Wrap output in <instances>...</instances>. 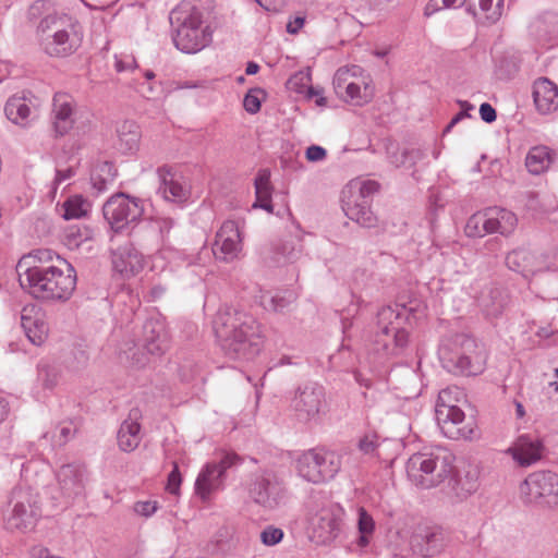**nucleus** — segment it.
<instances>
[{
  "mask_svg": "<svg viewBox=\"0 0 558 558\" xmlns=\"http://www.w3.org/2000/svg\"><path fill=\"white\" fill-rule=\"evenodd\" d=\"M16 270L22 289L37 300L65 302L76 289V271L64 259L58 265L44 266L36 264L33 256H24Z\"/></svg>",
  "mask_w": 558,
  "mask_h": 558,
  "instance_id": "obj_1",
  "label": "nucleus"
},
{
  "mask_svg": "<svg viewBox=\"0 0 558 558\" xmlns=\"http://www.w3.org/2000/svg\"><path fill=\"white\" fill-rule=\"evenodd\" d=\"M412 308L404 304L381 307L376 317L377 331L369 349L368 360L374 369L392 356L401 354L409 343V332L404 325L410 319Z\"/></svg>",
  "mask_w": 558,
  "mask_h": 558,
  "instance_id": "obj_2",
  "label": "nucleus"
},
{
  "mask_svg": "<svg viewBox=\"0 0 558 558\" xmlns=\"http://www.w3.org/2000/svg\"><path fill=\"white\" fill-rule=\"evenodd\" d=\"M214 330L222 349L238 357H247L257 352L262 343L257 322L245 313H219L214 323Z\"/></svg>",
  "mask_w": 558,
  "mask_h": 558,
  "instance_id": "obj_3",
  "label": "nucleus"
},
{
  "mask_svg": "<svg viewBox=\"0 0 558 558\" xmlns=\"http://www.w3.org/2000/svg\"><path fill=\"white\" fill-rule=\"evenodd\" d=\"M438 357L445 369L456 375L477 376L485 371L487 351L474 338L457 333L441 339Z\"/></svg>",
  "mask_w": 558,
  "mask_h": 558,
  "instance_id": "obj_4",
  "label": "nucleus"
},
{
  "mask_svg": "<svg viewBox=\"0 0 558 558\" xmlns=\"http://www.w3.org/2000/svg\"><path fill=\"white\" fill-rule=\"evenodd\" d=\"M454 456L442 447L424 448L407 461L409 481L416 487L428 489L438 486L451 476Z\"/></svg>",
  "mask_w": 558,
  "mask_h": 558,
  "instance_id": "obj_5",
  "label": "nucleus"
},
{
  "mask_svg": "<svg viewBox=\"0 0 558 558\" xmlns=\"http://www.w3.org/2000/svg\"><path fill=\"white\" fill-rule=\"evenodd\" d=\"M170 22L174 29L173 43L182 52L196 53L209 45L211 35L196 8L189 3L178 5L170 14Z\"/></svg>",
  "mask_w": 558,
  "mask_h": 558,
  "instance_id": "obj_6",
  "label": "nucleus"
},
{
  "mask_svg": "<svg viewBox=\"0 0 558 558\" xmlns=\"http://www.w3.org/2000/svg\"><path fill=\"white\" fill-rule=\"evenodd\" d=\"M45 50L50 56L64 57L73 53L82 44L81 24L68 14L46 16L39 25Z\"/></svg>",
  "mask_w": 558,
  "mask_h": 558,
  "instance_id": "obj_7",
  "label": "nucleus"
},
{
  "mask_svg": "<svg viewBox=\"0 0 558 558\" xmlns=\"http://www.w3.org/2000/svg\"><path fill=\"white\" fill-rule=\"evenodd\" d=\"M293 461L299 476L312 484L332 481L342 468L341 454L325 448L303 451L296 454Z\"/></svg>",
  "mask_w": 558,
  "mask_h": 558,
  "instance_id": "obj_8",
  "label": "nucleus"
},
{
  "mask_svg": "<svg viewBox=\"0 0 558 558\" xmlns=\"http://www.w3.org/2000/svg\"><path fill=\"white\" fill-rule=\"evenodd\" d=\"M379 184L373 180H352L342 191V209L344 215L364 228H372L376 217L371 209L372 196Z\"/></svg>",
  "mask_w": 558,
  "mask_h": 558,
  "instance_id": "obj_9",
  "label": "nucleus"
},
{
  "mask_svg": "<svg viewBox=\"0 0 558 558\" xmlns=\"http://www.w3.org/2000/svg\"><path fill=\"white\" fill-rule=\"evenodd\" d=\"M332 84L336 94L354 106L368 104L375 94L371 75L360 65L339 68Z\"/></svg>",
  "mask_w": 558,
  "mask_h": 558,
  "instance_id": "obj_10",
  "label": "nucleus"
},
{
  "mask_svg": "<svg viewBox=\"0 0 558 558\" xmlns=\"http://www.w3.org/2000/svg\"><path fill=\"white\" fill-rule=\"evenodd\" d=\"M521 501L530 507L554 509L558 507V474L550 470L530 473L519 486Z\"/></svg>",
  "mask_w": 558,
  "mask_h": 558,
  "instance_id": "obj_11",
  "label": "nucleus"
},
{
  "mask_svg": "<svg viewBox=\"0 0 558 558\" xmlns=\"http://www.w3.org/2000/svg\"><path fill=\"white\" fill-rule=\"evenodd\" d=\"M343 509L339 506H326L310 518L308 536L316 545H329L341 533Z\"/></svg>",
  "mask_w": 558,
  "mask_h": 558,
  "instance_id": "obj_12",
  "label": "nucleus"
},
{
  "mask_svg": "<svg viewBox=\"0 0 558 558\" xmlns=\"http://www.w3.org/2000/svg\"><path fill=\"white\" fill-rule=\"evenodd\" d=\"M143 202L124 194H116L104 205V216L114 230L136 223L143 216Z\"/></svg>",
  "mask_w": 558,
  "mask_h": 558,
  "instance_id": "obj_13",
  "label": "nucleus"
},
{
  "mask_svg": "<svg viewBox=\"0 0 558 558\" xmlns=\"http://www.w3.org/2000/svg\"><path fill=\"white\" fill-rule=\"evenodd\" d=\"M298 420L302 422L318 421L325 407V389L317 383H306L298 387L291 401Z\"/></svg>",
  "mask_w": 558,
  "mask_h": 558,
  "instance_id": "obj_14",
  "label": "nucleus"
},
{
  "mask_svg": "<svg viewBox=\"0 0 558 558\" xmlns=\"http://www.w3.org/2000/svg\"><path fill=\"white\" fill-rule=\"evenodd\" d=\"M464 412L457 407L435 408V418L445 437L450 439H472L474 436V423L464 424Z\"/></svg>",
  "mask_w": 558,
  "mask_h": 558,
  "instance_id": "obj_15",
  "label": "nucleus"
},
{
  "mask_svg": "<svg viewBox=\"0 0 558 558\" xmlns=\"http://www.w3.org/2000/svg\"><path fill=\"white\" fill-rule=\"evenodd\" d=\"M242 251V238L238 223L233 220L225 221L216 233L213 252L216 258L231 262Z\"/></svg>",
  "mask_w": 558,
  "mask_h": 558,
  "instance_id": "obj_16",
  "label": "nucleus"
},
{
  "mask_svg": "<svg viewBox=\"0 0 558 558\" xmlns=\"http://www.w3.org/2000/svg\"><path fill=\"white\" fill-rule=\"evenodd\" d=\"M544 452L543 441L531 435H521L506 450L513 461L521 468H529L537 463Z\"/></svg>",
  "mask_w": 558,
  "mask_h": 558,
  "instance_id": "obj_17",
  "label": "nucleus"
},
{
  "mask_svg": "<svg viewBox=\"0 0 558 558\" xmlns=\"http://www.w3.org/2000/svg\"><path fill=\"white\" fill-rule=\"evenodd\" d=\"M22 327L28 340L41 345L48 339L49 327L44 312L34 304L26 305L21 314Z\"/></svg>",
  "mask_w": 558,
  "mask_h": 558,
  "instance_id": "obj_18",
  "label": "nucleus"
},
{
  "mask_svg": "<svg viewBox=\"0 0 558 558\" xmlns=\"http://www.w3.org/2000/svg\"><path fill=\"white\" fill-rule=\"evenodd\" d=\"M75 102L73 98L64 93H58L53 97V130L58 135L66 134L74 124L73 114Z\"/></svg>",
  "mask_w": 558,
  "mask_h": 558,
  "instance_id": "obj_19",
  "label": "nucleus"
},
{
  "mask_svg": "<svg viewBox=\"0 0 558 558\" xmlns=\"http://www.w3.org/2000/svg\"><path fill=\"white\" fill-rule=\"evenodd\" d=\"M533 98L537 111L548 114L558 109V87L546 77L534 82Z\"/></svg>",
  "mask_w": 558,
  "mask_h": 558,
  "instance_id": "obj_20",
  "label": "nucleus"
},
{
  "mask_svg": "<svg viewBox=\"0 0 558 558\" xmlns=\"http://www.w3.org/2000/svg\"><path fill=\"white\" fill-rule=\"evenodd\" d=\"M158 177L161 181L160 192L167 201L183 202L189 197L190 191L186 182L181 175L173 173L170 168H159Z\"/></svg>",
  "mask_w": 558,
  "mask_h": 558,
  "instance_id": "obj_21",
  "label": "nucleus"
},
{
  "mask_svg": "<svg viewBox=\"0 0 558 558\" xmlns=\"http://www.w3.org/2000/svg\"><path fill=\"white\" fill-rule=\"evenodd\" d=\"M222 484L223 476L218 470L217 462H208L196 478L195 493L203 501H206L211 494L221 488Z\"/></svg>",
  "mask_w": 558,
  "mask_h": 558,
  "instance_id": "obj_22",
  "label": "nucleus"
},
{
  "mask_svg": "<svg viewBox=\"0 0 558 558\" xmlns=\"http://www.w3.org/2000/svg\"><path fill=\"white\" fill-rule=\"evenodd\" d=\"M138 417V412L133 410L120 426L118 432V446L122 451L131 452L135 450L141 442V424Z\"/></svg>",
  "mask_w": 558,
  "mask_h": 558,
  "instance_id": "obj_23",
  "label": "nucleus"
},
{
  "mask_svg": "<svg viewBox=\"0 0 558 558\" xmlns=\"http://www.w3.org/2000/svg\"><path fill=\"white\" fill-rule=\"evenodd\" d=\"M310 70H302L294 73L286 83V88L289 93L295 94V97H303L305 99H312L317 97L316 104L323 106L326 101L325 97L320 95L319 90H316L311 85Z\"/></svg>",
  "mask_w": 558,
  "mask_h": 558,
  "instance_id": "obj_24",
  "label": "nucleus"
},
{
  "mask_svg": "<svg viewBox=\"0 0 558 558\" xmlns=\"http://www.w3.org/2000/svg\"><path fill=\"white\" fill-rule=\"evenodd\" d=\"M486 213L490 233L508 235L515 229L518 219L512 211L500 207H490L486 209Z\"/></svg>",
  "mask_w": 558,
  "mask_h": 558,
  "instance_id": "obj_25",
  "label": "nucleus"
},
{
  "mask_svg": "<svg viewBox=\"0 0 558 558\" xmlns=\"http://www.w3.org/2000/svg\"><path fill=\"white\" fill-rule=\"evenodd\" d=\"M508 303V294L504 289L492 287L483 292L480 298V306L488 317L499 316Z\"/></svg>",
  "mask_w": 558,
  "mask_h": 558,
  "instance_id": "obj_26",
  "label": "nucleus"
},
{
  "mask_svg": "<svg viewBox=\"0 0 558 558\" xmlns=\"http://www.w3.org/2000/svg\"><path fill=\"white\" fill-rule=\"evenodd\" d=\"M254 185L256 199L253 204V208H263L268 213H272L270 171L267 169L259 170L255 178Z\"/></svg>",
  "mask_w": 558,
  "mask_h": 558,
  "instance_id": "obj_27",
  "label": "nucleus"
},
{
  "mask_svg": "<svg viewBox=\"0 0 558 558\" xmlns=\"http://www.w3.org/2000/svg\"><path fill=\"white\" fill-rule=\"evenodd\" d=\"M356 525L359 536L354 542V546L357 550L363 551L369 546L375 532V521L363 507L357 509Z\"/></svg>",
  "mask_w": 558,
  "mask_h": 558,
  "instance_id": "obj_28",
  "label": "nucleus"
},
{
  "mask_svg": "<svg viewBox=\"0 0 558 558\" xmlns=\"http://www.w3.org/2000/svg\"><path fill=\"white\" fill-rule=\"evenodd\" d=\"M37 520V511L31 505L23 502L15 504L12 514L8 519L11 529L27 530L35 525Z\"/></svg>",
  "mask_w": 558,
  "mask_h": 558,
  "instance_id": "obj_29",
  "label": "nucleus"
},
{
  "mask_svg": "<svg viewBox=\"0 0 558 558\" xmlns=\"http://www.w3.org/2000/svg\"><path fill=\"white\" fill-rule=\"evenodd\" d=\"M7 118L15 124L27 125L31 117V108L24 97L12 96L4 107Z\"/></svg>",
  "mask_w": 558,
  "mask_h": 558,
  "instance_id": "obj_30",
  "label": "nucleus"
},
{
  "mask_svg": "<svg viewBox=\"0 0 558 558\" xmlns=\"http://www.w3.org/2000/svg\"><path fill=\"white\" fill-rule=\"evenodd\" d=\"M119 147L124 153H133L138 149L141 130L135 122L125 121L118 130Z\"/></svg>",
  "mask_w": 558,
  "mask_h": 558,
  "instance_id": "obj_31",
  "label": "nucleus"
},
{
  "mask_svg": "<svg viewBox=\"0 0 558 558\" xmlns=\"http://www.w3.org/2000/svg\"><path fill=\"white\" fill-rule=\"evenodd\" d=\"M551 163L550 150L546 146L532 147L525 158V166L530 173L539 174L547 170Z\"/></svg>",
  "mask_w": 558,
  "mask_h": 558,
  "instance_id": "obj_32",
  "label": "nucleus"
},
{
  "mask_svg": "<svg viewBox=\"0 0 558 558\" xmlns=\"http://www.w3.org/2000/svg\"><path fill=\"white\" fill-rule=\"evenodd\" d=\"M387 157L391 165L395 167H412L422 157L420 149H402L400 150L397 144L390 143L386 147Z\"/></svg>",
  "mask_w": 558,
  "mask_h": 558,
  "instance_id": "obj_33",
  "label": "nucleus"
},
{
  "mask_svg": "<svg viewBox=\"0 0 558 558\" xmlns=\"http://www.w3.org/2000/svg\"><path fill=\"white\" fill-rule=\"evenodd\" d=\"M90 207V203L86 198L81 195H73L62 204L61 216L65 220L81 219L88 215Z\"/></svg>",
  "mask_w": 558,
  "mask_h": 558,
  "instance_id": "obj_34",
  "label": "nucleus"
},
{
  "mask_svg": "<svg viewBox=\"0 0 558 558\" xmlns=\"http://www.w3.org/2000/svg\"><path fill=\"white\" fill-rule=\"evenodd\" d=\"M486 209L473 214L466 221L464 232L469 238H482L490 233Z\"/></svg>",
  "mask_w": 558,
  "mask_h": 558,
  "instance_id": "obj_35",
  "label": "nucleus"
},
{
  "mask_svg": "<svg viewBox=\"0 0 558 558\" xmlns=\"http://www.w3.org/2000/svg\"><path fill=\"white\" fill-rule=\"evenodd\" d=\"M384 441H379V437L376 434H366L357 442L359 450L368 457H380V448Z\"/></svg>",
  "mask_w": 558,
  "mask_h": 558,
  "instance_id": "obj_36",
  "label": "nucleus"
},
{
  "mask_svg": "<svg viewBox=\"0 0 558 558\" xmlns=\"http://www.w3.org/2000/svg\"><path fill=\"white\" fill-rule=\"evenodd\" d=\"M265 99L266 93L264 89L258 87L252 88L244 96L243 107L251 114L257 113Z\"/></svg>",
  "mask_w": 558,
  "mask_h": 558,
  "instance_id": "obj_37",
  "label": "nucleus"
},
{
  "mask_svg": "<svg viewBox=\"0 0 558 558\" xmlns=\"http://www.w3.org/2000/svg\"><path fill=\"white\" fill-rule=\"evenodd\" d=\"M128 263H120L118 259H114V267L121 274L129 276L136 274L140 269H142V259L137 253L129 252L126 254Z\"/></svg>",
  "mask_w": 558,
  "mask_h": 558,
  "instance_id": "obj_38",
  "label": "nucleus"
},
{
  "mask_svg": "<svg viewBox=\"0 0 558 558\" xmlns=\"http://www.w3.org/2000/svg\"><path fill=\"white\" fill-rule=\"evenodd\" d=\"M462 391L457 387H448L439 391L435 408L457 407Z\"/></svg>",
  "mask_w": 558,
  "mask_h": 558,
  "instance_id": "obj_39",
  "label": "nucleus"
},
{
  "mask_svg": "<svg viewBox=\"0 0 558 558\" xmlns=\"http://www.w3.org/2000/svg\"><path fill=\"white\" fill-rule=\"evenodd\" d=\"M493 2L494 0H480V8L486 13L487 20L495 23L502 14L504 0H497L495 5H493Z\"/></svg>",
  "mask_w": 558,
  "mask_h": 558,
  "instance_id": "obj_40",
  "label": "nucleus"
},
{
  "mask_svg": "<svg viewBox=\"0 0 558 558\" xmlns=\"http://www.w3.org/2000/svg\"><path fill=\"white\" fill-rule=\"evenodd\" d=\"M301 235H295L291 241H286L281 244V256H287L289 262L295 260L302 252Z\"/></svg>",
  "mask_w": 558,
  "mask_h": 558,
  "instance_id": "obj_41",
  "label": "nucleus"
},
{
  "mask_svg": "<svg viewBox=\"0 0 558 558\" xmlns=\"http://www.w3.org/2000/svg\"><path fill=\"white\" fill-rule=\"evenodd\" d=\"M361 303L362 301L360 298L352 295L350 305L341 312L340 318L342 324V331L344 335L348 332V328L351 326V323H349L350 318L354 317L359 313Z\"/></svg>",
  "mask_w": 558,
  "mask_h": 558,
  "instance_id": "obj_42",
  "label": "nucleus"
},
{
  "mask_svg": "<svg viewBox=\"0 0 558 558\" xmlns=\"http://www.w3.org/2000/svg\"><path fill=\"white\" fill-rule=\"evenodd\" d=\"M159 508L157 500H140L134 504V512L138 515L148 518L151 517Z\"/></svg>",
  "mask_w": 558,
  "mask_h": 558,
  "instance_id": "obj_43",
  "label": "nucleus"
},
{
  "mask_svg": "<svg viewBox=\"0 0 558 558\" xmlns=\"http://www.w3.org/2000/svg\"><path fill=\"white\" fill-rule=\"evenodd\" d=\"M182 483V477L179 471L178 464L173 463V470L168 475V481L166 485V489L168 493L177 495L180 490V486Z\"/></svg>",
  "mask_w": 558,
  "mask_h": 558,
  "instance_id": "obj_44",
  "label": "nucleus"
},
{
  "mask_svg": "<svg viewBox=\"0 0 558 558\" xmlns=\"http://www.w3.org/2000/svg\"><path fill=\"white\" fill-rule=\"evenodd\" d=\"M306 16L303 13H298L294 16H289L286 31L290 35H296L305 25Z\"/></svg>",
  "mask_w": 558,
  "mask_h": 558,
  "instance_id": "obj_45",
  "label": "nucleus"
},
{
  "mask_svg": "<svg viewBox=\"0 0 558 558\" xmlns=\"http://www.w3.org/2000/svg\"><path fill=\"white\" fill-rule=\"evenodd\" d=\"M241 462V458L234 452H222L220 461L217 463L218 470L221 471V475H225V472Z\"/></svg>",
  "mask_w": 558,
  "mask_h": 558,
  "instance_id": "obj_46",
  "label": "nucleus"
},
{
  "mask_svg": "<svg viewBox=\"0 0 558 558\" xmlns=\"http://www.w3.org/2000/svg\"><path fill=\"white\" fill-rule=\"evenodd\" d=\"M327 156V151L324 147L318 145H311L307 147L305 157L308 161L318 162L323 161Z\"/></svg>",
  "mask_w": 558,
  "mask_h": 558,
  "instance_id": "obj_47",
  "label": "nucleus"
},
{
  "mask_svg": "<svg viewBox=\"0 0 558 558\" xmlns=\"http://www.w3.org/2000/svg\"><path fill=\"white\" fill-rule=\"evenodd\" d=\"M461 106L462 110L451 119L449 124L445 128L444 133H449L457 123H459L464 118H469V110L474 109V107L472 105H469L468 102H461Z\"/></svg>",
  "mask_w": 558,
  "mask_h": 558,
  "instance_id": "obj_48",
  "label": "nucleus"
},
{
  "mask_svg": "<svg viewBox=\"0 0 558 558\" xmlns=\"http://www.w3.org/2000/svg\"><path fill=\"white\" fill-rule=\"evenodd\" d=\"M93 232L88 228H84L83 230L77 229V233L71 232L69 234L70 241L73 242L74 245L78 246L83 241L92 240Z\"/></svg>",
  "mask_w": 558,
  "mask_h": 558,
  "instance_id": "obj_49",
  "label": "nucleus"
},
{
  "mask_svg": "<svg viewBox=\"0 0 558 558\" xmlns=\"http://www.w3.org/2000/svg\"><path fill=\"white\" fill-rule=\"evenodd\" d=\"M260 537H262V542L265 545L271 546L279 542V532L277 529L269 527V529H266L265 531H263Z\"/></svg>",
  "mask_w": 558,
  "mask_h": 558,
  "instance_id": "obj_50",
  "label": "nucleus"
},
{
  "mask_svg": "<svg viewBox=\"0 0 558 558\" xmlns=\"http://www.w3.org/2000/svg\"><path fill=\"white\" fill-rule=\"evenodd\" d=\"M480 114L483 121L492 123L496 120V110L487 102H484L480 107Z\"/></svg>",
  "mask_w": 558,
  "mask_h": 558,
  "instance_id": "obj_51",
  "label": "nucleus"
},
{
  "mask_svg": "<svg viewBox=\"0 0 558 558\" xmlns=\"http://www.w3.org/2000/svg\"><path fill=\"white\" fill-rule=\"evenodd\" d=\"M281 168H289L293 171L303 170L304 166L299 160H293L292 156L289 157H282L281 156Z\"/></svg>",
  "mask_w": 558,
  "mask_h": 558,
  "instance_id": "obj_52",
  "label": "nucleus"
},
{
  "mask_svg": "<svg viewBox=\"0 0 558 558\" xmlns=\"http://www.w3.org/2000/svg\"><path fill=\"white\" fill-rule=\"evenodd\" d=\"M262 303L265 307L277 311L278 303L268 292H263L260 295Z\"/></svg>",
  "mask_w": 558,
  "mask_h": 558,
  "instance_id": "obj_53",
  "label": "nucleus"
},
{
  "mask_svg": "<svg viewBox=\"0 0 558 558\" xmlns=\"http://www.w3.org/2000/svg\"><path fill=\"white\" fill-rule=\"evenodd\" d=\"M257 3L267 12L276 13L279 8V0H256Z\"/></svg>",
  "mask_w": 558,
  "mask_h": 558,
  "instance_id": "obj_54",
  "label": "nucleus"
},
{
  "mask_svg": "<svg viewBox=\"0 0 558 558\" xmlns=\"http://www.w3.org/2000/svg\"><path fill=\"white\" fill-rule=\"evenodd\" d=\"M74 175V170L72 168H68L65 170H58L57 171V175H56V180L57 182H62L66 179H70L71 177Z\"/></svg>",
  "mask_w": 558,
  "mask_h": 558,
  "instance_id": "obj_55",
  "label": "nucleus"
},
{
  "mask_svg": "<svg viewBox=\"0 0 558 558\" xmlns=\"http://www.w3.org/2000/svg\"><path fill=\"white\" fill-rule=\"evenodd\" d=\"M36 557L37 558H62L58 555H54L52 554L49 549L47 548H39L37 550V554H36Z\"/></svg>",
  "mask_w": 558,
  "mask_h": 558,
  "instance_id": "obj_56",
  "label": "nucleus"
},
{
  "mask_svg": "<svg viewBox=\"0 0 558 558\" xmlns=\"http://www.w3.org/2000/svg\"><path fill=\"white\" fill-rule=\"evenodd\" d=\"M354 378L356 380L357 384H360L361 386H364L366 387L367 389L371 388V380L369 379H365L361 373L359 372H355L354 373Z\"/></svg>",
  "mask_w": 558,
  "mask_h": 558,
  "instance_id": "obj_57",
  "label": "nucleus"
},
{
  "mask_svg": "<svg viewBox=\"0 0 558 558\" xmlns=\"http://www.w3.org/2000/svg\"><path fill=\"white\" fill-rule=\"evenodd\" d=\"M259 65L255 62H248L245 69L247 75H254L258 72Z\"/></svg>",
  "mask_w": 558,
  "mask_h": 558,
  "instance_id": "obj_58",
  "label": "nucleus"
},
{
  "mask_svg": "<svg viewBox=\"0 0 558 558\" xmlns=\"http://www.w3.org/2000/svg\"><path fill=\"white\" fill-rule=\"evenodd\" d=\"M514 405H515V416L517 418H523L524 415H525V410H524V407L521 402L519 401H514Z\"/></svg>",
  "mask_w": 558,
  "mask_h": 558,
  "instance_id": "obj_59",
  "label": "nucleus"
},
{
  "mask_svg": "<svg viewBox=\"0 0 558 558\" xmlns=\"http://www.w3.org/2000/svg\"><path fill=\"white\" fill-rule=\"evenodd\" d=\"M434 0H432L429 3H427L426 8H425V15L426 16H429L432 15L434 12H436L437 10H439V8L433 3Z\"/></svg>",
  "mask_w": 558,
  "mask_h": 558,
  "instance_id": "obj_60",
  "label": "nucleus"
},
{
  "mask_svg": "<svg viewBox=\"0 0 558 558\" xmlns=\"http://www.w3.org/2000/svg\"><path fill=\"white\" fill-rule=\"evenodd\" d=\"M519 253L518 252H512L510 253L508 256H507V265L511 268V269H514L513 268V264L518 257Z\"/></svg>",
  "mask_w": 558,
  "mask_h": 558,
  "instance_id": "obj_61",
  "label": "nucleus"
},
{
  "mask_svg": "<svg viewBox=\"0 0 558 558\" xmlns=\"http://www.w3.org/2000/svg\"><path fill=\"white\" fill-rule=\"evenodd\" d=\"M475 484L472 483L470 484V486L464 490L463 494H458L459 497H465L466 495H470L471 493H473L475 490Z\"/></svg>",
  "mask_w": 558,
  "mask_h": 558,
  "instance_id": "obj_62",
  "label": "nucleus"
},
{
  "mask_svg": "<svg viewBox=\"0 0 558 558\" xmlns=\"http://www.w3.org/2000/svg\"><path fill=\"white\" fill-rule=\"evenodd\" d=\"M458 0H442V7L445 9L454 8Z\"/></svg>",
  "mask_w": 558,
  "mask_h": 558,
  "instance_id": "obj_63",
  "label": "nucleus"
},
{
  "mask_svg": "<svg viewBox=\"0 0 558 558\" xmlns=\"http://www.w3.org/2000/svg\"><path fill=\"white\" fill-rule=\"evenodd\" d=\"M387 54V50H376L375 56L384 58Z\"/></svg>",
  "mask_w": 558,
  "mask_h": 558,
  "instance_id": "obj_64",
  "label": "nucleus"
}]
</instances>
